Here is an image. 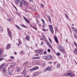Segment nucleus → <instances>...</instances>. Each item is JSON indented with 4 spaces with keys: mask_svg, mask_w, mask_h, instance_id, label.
Wrapping results in <instances>:
<instances>
[{
    "mask_svg": "<svg viewBox=\"0 0 77 77\" xmlns=\"http://www.w3.org/2000/svg\"><path fill=\"white\" fill-rule=\"evenodd\" d=\"M41 21L43 22V24H45V21H44V20L43 19H42Z\"/></svg>",
    "mask_w": 77,
    "mask_h": 77,
    "instance_id": "nucleus-36",
    "label": "nucleus"
},
{
    "mask_svg": "<svg viewBox=\"0 0 77 77\" xmlns=\"http://www.w3.org/2000/svg\"><path fill=\"white\" fill-rule=\"evenodd\" d=\"M69 76L70 77H73L75 76V74L72 73V72L70 70H68L66 74L64 75V76Z\"/></svg>",
    "mask_w": 77,
    "mask_h": 77,
    "instance_id": "nucleus-1",
    "label": "nucleus"
},
{
    "mask_svg": "<svg viewBox=\"0 0 77 77\" xmlns=\"http://www.w3.org/2000/svg\"><path fill=\"white\" fill-rule=\"evenodd\" d=\"M21 27H24V28H27V26H26L23 24H22L21 25Z\"/></svg>",
    "mask_w": 77,
    "mask_h": 77,
    "instance_id": "nucleus-22",
    "label": "nucleus"
},
{
    "mask_svg": "<svg viewBox=\"0 0 77 77\" xmlns=\"http://www.w3.org/2000/svg\"><path fill=\"white\" fill-rule=\"evenodd\" d=\"M58 48L60 50V51H63V50H64V49L63 48V47H61V45H59L58 46Z\"/></svg>",
    "mask_w": 77,
    "mask_h": 77,
    "instance_id": "nucleus-3",
    "label": "nucleus"
},
{
    "mask_svg": "<svg viewBox=\"0 0 77 77\" xmlns=\"http://www.w3.org/2000/svg\"><path fill=\"white\" fill-rule=\"evenodd\" d=\"M54 38L55 39V41H56V43H58L59 42V41H58V40L57 39V38L56 36L55 35L54 36Z\"/></svg>",
    "mask_w": 77,
    "mask_h": 77,
    "instance_id": "nucleus-12",
    "label": "nucleus"
},
{
    "mask_svg": "<svg viewBox=\"0 0 77 77\" xmlns=\"http://www.w3.org/2000/svg\"><path fill=\"white\" fill-rule=\"evenodd\" d=\"M48 19L49 20V21L50 23H51V17L49 16H48Z\"/></svg>",
    "mask_w": 77,
    "mask_h": 77,
    "instance_id": "nucleus-17",
    "label": "nucleus"
},
{
    "mask_svg": "<svg viewBox=\"0 0 77 77\" xmlns=\"http://www.w3.org/2000/svg\"><path fill=\"white\" fill-rule=\"evenodd\" d=\"M49 41L51 43H52V41H51V38H49Z\"/></svg>",
    "mask_w": 77,
    "mask_h": 77,
    "instance_id": "nucleus-40",
    "label": "nucleus"
},
{
    "mask_svg": "<svg viewBox=\"0 0 77 77\" xmlns=\"http://www.w3.org/2000/svg\"><path fill=\"white\" fill-rule=\"evenodd\" d=\"M48 51L49 53H50V52H51V50L50 49H48Z\"/></svg>",
    "mask_w": 77,
    "mask_h": 77,
    "instance_id": "nucleus-46",
    "label": "nucleus"
},
{
    "mask_svg": "<svg viewBox=\"0 0 77 77\" xmlns=\"http://www.w3.org/2000/svg\"><path fill=\"white\" fill-rule=\"evenodd\" d=\"M3 60V58L2 57H0V61H2Z\"/></svg>",
    "mask_w": 77,
    "mask_h": 77,
    "instance_id": "nucleus-51",
    "label": "nucleus"
},
{
    "mask_svg": "<svg viewBox=\"0 0 77 77\" xmlns=\"http://www.w3.org/2000/svg\"><path fill=\"white\" fill-rule=\"evenodd\" d=\"M12 70H9L8 71V75H11L12 74Z\"/></svg>",
    "mask_w": 77,
    "mask_h": 77,
    "instance_id": "nucleus-18",
    "label": "nucleus"
},
{
    "mask_svg": "<svg viewBox=\"0 0 77 77\" xmlns=\"http://www.w3.org/2000/svg\"><path fill=\"white\" fill-rule=\"evenodd\" d=\"M46 57L47 58V60H49V59H51L52 58V56L51 55H48L46 56Z\"/></svg>",
    "mask_w": 77,
    "mask_h": 77,
    "instance_id": "nucleus-9",
    "label": "nucleus"
},
{
    "mask_svg": "<svg viewBox=\"0 0 77 77\" xmlns=\"http://www.w3.org/2000/svg\"><path fill=\"white\" fill-rule=\"evenodd\" d=\"M30 2H32V3H33V0H29Z\"/></svg>",
    "mask_w": 77,
    "mask_h": 77,
    "instance_id": "nucleus-63",
    "label": "nucleus"
},
{
    "mask_svg": "<svg viewBox=\"0 0 77 77\" xmlns=\"http://www.w3.org/2000/svg\"><path fill=\"white\" fill-rule=\"evenodd\" d=\"M50 31H51V32L52 34H53V33H54V31H53V29H51Z\"/></svg>",
    "mask_w": 77,
    "mask_h": 77,
    "instance_id": "nucleus-35",
    "label": "nucleus"
},
{
    "mask_svg": "<svg viewBox=\"0 0 77 77\" xmlns=\"http://www.w3.org/2000/svg\"><path fill=\"white\" fill-rule=\"evenodd\" d=\"M42 37L44 38V39H46V40L47 39V38H46V37H45V35H44V34H42Z\"/></svg>",
    "mask_w": 77,
    "mask_h": 77,
    "instance_id": "nucleus-27",
    "label": "nucleus"
},
{
    "mask_svg": "<svg viewBox=\"0 0 77 77\" xmlns=\"http://www.w3.org/2000/svg\"><path fill=\"white\" fill-rule=\"evenodd\" d=\"M41 5L42 8H44V5H43L42 4H41Z\"/></svg>",
    "mask_w": 77,
    "mask_h": 77,
    "instance_id": "nucleus-52",
    "label": "nucleus"
},
{
    "mask_svg": "<svg viewBox=\"0 0 77 77\" xmlns=\"http://www.w3.org/2000/svg\"><path fill=\"white\" fill-rule=\"evenodd\" d=\"M60 64L58 63L57 65V68H60Z\"/></svg>",
    "mask_w": 77,
    "mask_h": 77,
    "instance_id": "nucleus-29",
    "label": "nucleus"
},
{
    "mask_svg": "<svg viewBox=\"0 0 77 77\" xmlns=\"http://www.w3.org/2000/svg\"><path fill=\"white\" fill-rule=\"evenodd\" d=\"M22 73L23 74L26 75L27 74V72H26V70H23V72H22Z\"/></svg>",
    "mask_w": 77,
    "mask_h": 77,
    "instance_id": "nucleus-19",
    "label": "nucleus"
},
{
    "mask_svg": "<svg viewBox=\"0 0 77 77\" xmlns=\"http://www.w3.org/2000/svg\"><path fill=\"white\" fill-rule=\"evenodd\" d=\"M74 36L75 37V39H77V35H76L75 34H74Z\"/></svg>",
    "mask_w": 77,
    "mask_h": 77,
    "instance_id": "nucleus-44",
    "label": "nucleus"
},
{
    "mask_svg": "<svg viewBox=\"0 0 77 77\" xmlns=\"http://www.w3.org/2000/svg\"><path fill=\"white\" fill-rule=\"evenodd\" d=\"M7 20L9 21H11V19H7Z\"/></svg>",
    "mask_w": 77,
    "mask_h": 77,
    "instance_id": "nucleus-64",
    "label": "nucleus"
},
{
    "mask_svg": "<svg viewBox=\"0 0 77 77\" xmlns=\"http://www.w3.org/2000/svg\"><path fill=\"white\" fill-rule=\"evenodd\" d=\"M3 31V28L1 27H0V32H2Z\"/></svg>",
    "mask_w": 77,
    "mask_h": 77,
    "instance_id": "nucleus-32",
    "label": "nucleus"
},
{
    "mask_svg": "<svg viewBox=\"0 0 77 77\" xmlns=\"http://www.w3.org/2000/svg\"><path fill=\"white\" fill-rule=\"evenodd\" d=\"M35 59H39V57H35Z\"/></svg>",
    "mask_w": 77,
    "mask_h": 77,
    "instance_id": "nucleus-55",
    "label": "nucleus"
},
{
    "mask_svg": "<svg viewBox=\"0 0 77 77\" xmlns=\"http://www.w3.org/2000/svg\"><path fill=\"white\" fill-rule=\"evenodd\" d=\"M28 64V63H27V62H26L25 63H24L23 64V66H26V65H27Z\"/></svg>",
    "mask_w": 77,
    "mask_h": 77,
    "instance_id": "nucleus-26",
    "label": "nucleus"
},
{
    "mask_svg": "<svg viewBox=\"0 0 77 77\" xmlns=\"http://www.w3.org/2000/svg\"><path fill=\"white\" fill-rule=\"evenodd\" d=\"M44 41H45V42L47 44H48V43L49 42H48V41H47V40H44Z\"/></svg>",
    "mask_w": 77,
    "mask_h": 77,
    "instance_id": "nucleus-41",
    "label": "nucleus"
},
{
    "mask_svg": "<svg viewBox=\"0 0 77 77\" xmlns=\"http://www.w3.org/2000/svg\"><path fill=\"white\" fill-rule=\"evenodd\" d=\"M51 69V67L48 66L45 69V71H50Z\"/></svg>",
    "mask_w": 77,
    "mask_h": 77,
    "instance_id": "nucleus-10",
    "label": "nucleus"
},
{
    "mask_svg": "<svg viewBox=\"0 0 77 77\" xmlns=\"http://www.w3.org/2000/svg\"><path fill=\"white\" fill-rule=\"evenodd\" d=\"M20 2V0H16L15 2L16 4H18Z\"/></svg>",
    "mask_w": 77,
    "mask_h": 77,
    "instance_id": "nucleus-21",
    "label": "nucleus"
},
{
    "mask_svg": "<svg viewBox=\"0 0 77 77\" xmlns=\"http://www.w3.org/2000/svg\"><path fill=\"white\" fill-rule=\"evenodd\" d=\"M8 33L9 37L11 38V39H12V32H11V31L8 32Z\"/></svg>",
    "mask_w": 77,
    "mask_h": 77,
    "instance_id": "nucleus-7",
    "label": "nucleus"
},
{
    "mask_svg": "<svg viewBox=\"0 0 77 77\" xmlns=\"http://www.w3.org/2000/svg\"><path fill=\"white\" fill-rule=\"evenodd\" d=\"M69 32H70L71 34V33L72 32L71 31V28H69Z\"/></svg>",
    "mask_w": 77,
    "mask_h": 77,
    "instance_id": "nucleus-54",
    "label": "nucleus"
},
{
    "mask_svg": "<svg viewBox=\"0 0 77 77\" xmlns=\"http://www.w3.org/2000/svg\"><path fill=\"white\" fill-rule=\"evenodd\" d=\"M10 48H11V45H10L9 43H8L6 48L7 50H8V49H9Z\"/></svg>",
    "mask_w": 77,
    "mask_h": 77,
    "instance_id": "nucleus-13",
    "label": "nucleus"
},
{
    "mask_svg": "<svg viewBox=\"0 0 77 77\" xmlns=\"http://www.w3.org/2000/svg\"><path fill=\"white\" fill-rule=\"evenodd\" d=\"M43 59H45V60H47V56H44L43 57Z\"/></svg>",
    "mask_w": 77,
    "mask_h": 77,
    "instance_id": "nucleus-31",
    "label": "nucleus"
},
{
    "mask_svg": "<svg viewBox=\"0 0 77 77\" xmlns=\"http://www.w3.org/2000/svg\"><path fill=\"white\" fill-rule=\"evenodd\" d=\"M42 29L43 31H45V32H46V29Z\"/></svg>",
    "mask_w": 77,
    "mask_h": 77,
    "instance_id": "nucleus-60",
    "label": "nucleus"
},
{
    "mask_svg": "<svg viewBox=\"0 0 77 77\" xmlns=\"http://www.w3.org/2000/svg\"><path fill=\"white\" fill-rule=\"evenodd\" d=\"M65 15L66 17V18H67L68 19V15L65 14Z\"/></svg>",
    "mask_w": 77,
    "mask_h": 77,
    "instance_id": "nucleus-58",
    "label": "nucleus"
},
{
    "mask_svg": "<svg viewBox=\"0 0 77 77\" xmlns=\"http://www.w3.org/2000/svg\"><path fill=\"white\" fill-rule=\"evenodd\" d=\"M38 53L40 54H42V53H43V51L41 49L39 50L38 51Z\"/></svg>",
    "mask_w": 77,
    "mask_h": 77,
    "instance_id": "nucleus-11",
    "label": "nucleus"
},
{
    "mask_svg": "<svg viewBox=\"0 0 77 77\" xmlns=\"http://www.w3.org/2000/svg\"><path fill=\"white\" fill-rule=\"evenodd\" d=\"M50 48H51L52 50H53V47L51 46H50Z\"/></svg>",
    "mask_w": 77,
    "mask_h": 77,
    "instance_id": "nucleus-57",
    "label": "nucleus"
},
{
    "mask_svg": "<svg viewBox=\"0 0 77 77\" xmlns=\"http://www.w3.org/2000/svg\"><path fill=\"white\" fill-rule=\"evenodd\" d=\"M7 32H11V31H10V29H9V28H7Z\"/></svg>",
    "mask_w": 77,
    "mask_h": 77,
    "instance_id": "nucleus-43",
    "label": "nucleus"
},
{
    "mask_svg": "<svg viewBox=\"0 0 77 77\" xmlns=\"http://www.w3.org/2000/svg\"><path fill=\"white\" fill-rule=\"evenodd\" d=\"M74 53H77V48H75V51H74Z\"/></svg>",
    "mask_w": 77,
    "mask_h": 77,
    "instance_id": "nucleus-42",
    "label": "nucleus"
},
{
    "mask_svg": "<svg viewBox=\"0 0 77 77\" xmlns=\"http://www.w3.org/2000/svg\"><path fill=\"white\" fill-rule=\"evenodd\" d=\"M56 30H57V31H58V29H57V28H55V31H56Z\"/></svg>",
    "mask_w": 77,
    "mask_h": 77,
    "instance_id": "nucleus-62",
    "label": "nucleus"
},
{
    "mask_svg": "<svg viewBox=\"0 0 77 77\" xmlns=\"http://www.w3.org/2000/svg\"><path fill=\"white\" fill-rule=\"evenodd\" d=\"M36 21H37V24H38L39 23V20H38L37 19L36 20Z\"/></svg>",
    "mask_w": 77,
    "mask_h": 77,
    "instance_id": "nucleus-49",
    "label": "nucleus"
},
{
    "mask_svg": "<svg viewBox=\"0 0 77 77\" xmlns=\"http://www.w3.org/2000/svg\"><path fill=\"white\" fill-rule=\"evenodd\" d=\"M11 64L10 67L12 68H14V67L16 65V64L15 63H11Z\"/></svg>",
    "mask_w": 77,
    "mask_h": 77,
    "instance_id": "nucleus-6",
    "label": "nucleus"
},
{
    "mask_svg": "<svg viewBox=\"0 0 77 77\" xmlns=\"http://www.w3.org/2000/svg\"><path fill=\"white\" fill-rule=\"evenodd\" d=\"M43 44H44V42H42L41 43V45H43Z\"/></svg>",
    "mask_w": 77,
    "mask_h": 77,
    "instance_id": "nucleus-61",
    "label": "nucleus"
},
{
    "mask_svg": "<svg viewBox=\"0 0 77 77\" xmlns=\"http://www.w3.org/2000/svg\"><path fill=\"white\" fill-rule=\"evenodd\" d=\"M16 72H20V71H21V67L18 66L16 67Z\"/></svg>",
    "mask_w": 77,
    "mask_h": 77,
    "instance_id": "nucleus-5",
    "label": "nucleus"
},
{
    "mask_svg": "<svg viewBox=\"0 0 77 77\" xmlns=\"http://www.w3.org/2000/svg\"><path fill=\"white\" fill-rule=\"evenodd\" d=\"M23 2H21L20 4V6L21 7V8H22L23 7Z\"/></svg>",
    "mask_w": 77,
    "mask_h": 77,
    "instance_id": "nucleus-28",
    "label": "nucleus"
},
{
    "mask_svg": "<svg viewBox=\"0 0 77 77\" xmlns=\"http://www.w3.org/2000/svg\"><path fill=\"white\" fill-rule=\"evenodd\" d=\"M47 45H48V47H49L51 46V44H50V43L49 42L48 44H47Z\"/></svg>",
    "mask_w": 77,
    "mask_h": 77,
    "instance_id": "nucleus-34",
    "label": "nucleus"
},
{
    "mask_svg": "<svg viewBox=\"0 0 77 77\" xmlns=\"http://www.w3.org/2000/svg\"><path fill=\"white\" fill-rule=\"evenodd\" d=\"M45 23H43V25H42L43 26H42V27H45Z\"/></svg>",
    "mask_w": 77,
    "mask_h": 77,
    "instance_id": "nucleus-50",
    "label": "nucleus"
},
{
    "mask_svg": "<svg viewBox=\"0 0 77 77\" xmlns=\"http://www.w3.org/2000/svg\"><path fill=\"white\" fill-rule=\"evenodd\" d=\"M56 54L57 56H60V53H57Z\"/></svg>",
    "mask_w": 77,
    "mask_h": 77,
    "instance_id": "nucleus-45",
    "label": "nucleus"
},
{
    "mask_svg": "<svg viewBox=\"0 0 77 77\" xmlns=\"http://www.w3.org/2000/svg\"><path fill=\"white\" fill-rule=\"evenodd\" d=\"M61 52H62V53H63V54H66V51H65L64 50H63V51H61Z\"/></svg>",
    "mask_w": 77,
    "mask_h": 77,
    "instance_id": "nucleus-37",
    "label": "nucleus"
},
{
    "mask_svg": "<svg viewBox=\"0 0 77 77\" xmlns=\"http://www.w3.org/2000/svg\"><path fill=\"white\" fill-rule=\"evenodd\" d=\"M2 71L4 73H6V68L3 67L2 69Z\"/></svg>",
    "mask_w": 77,
    "mask_h": 77,
    "instance_id": "nucleus-14",
    "label": "nucleus"
},
{
    "mask_svg": "<svg viewBox=\"0 0 77 77\" xmlns=\"http://www.w3.org/2000/svg\"><path fill=\"white\" fill-rule=\"evenodd\" d=\"M75 33L77 35V30H76V31H75Z\"/></svg>",
    "mask_w": 77,
    "mask_h": 77,
    "instance_id": "nucleus-59",
    "label": "nucleus"
},
{
    "mask_svg": "<svg viewBox=\"0 0 77 77\" xmlns=\"http://www.w3.org/2000/svg\"><path fill=\"white\" fill-rule=\"evenodd\" d=\"M10 58H11V59H15L14 58V57H12V56H11L10 57Z\"/></svg>",
    "mask_w": 77,
    "mask_h": 77,
    "instance_id": "nucleus-48",
    "label": "nucleus"
},
{
    "mask_svg": "<svg viewBox=\"0 0 77 77\" xmlns=\"http://www.w3.org/2000/svg\"><path fill=\"white\" fill-rule=\"evenodd\" d=\"M39 73L38 72H36L34 73V76H35V77L36 76H38V75H39Z\"/></svg>",
    "mask_w": 77,
    "mask_h": 77,
    "instance_id": "nucleus-15",
    "label": "nucleus"
},
{
    "mask_svg": "<svg viewBox=\"0 0 77 77\" xmlns=\"http://www.w3.org/2000/svg\"><path fill=\"white\" fill-rule=\"evenodd\" d=\"M49 27L50 30H52L53 29V26H51V25H49Z\"/></svg>",
    "mask_w": 77,
    "mask_h": 77,
    "instance_id": "nucleus-30",
    "label": "nucleus"
},
{
    "mask_svg": "<svg viewBox=\"0 0 77 77\" xmlns=\"http://www.w3.org/2000/svg\"><path fill=\"white\" fill-rule=\"evenodd\" d=\"M72 30H73V31H74L75 32V31H76L77 30V29H76L75 28H74V27H72Z\"/></svg>",
    "mask_w": 77,
    "mask_h": 77,
    "instance_id": "nucleus-25",
    "label": "nucleus"
},
{
    "mask_svg": "<svg viewBox=\"0 0 77 77\" xmlns=\"http://www.w3.org/2000/svg\"><path fill=\"white\" fill-rule=\"evenodd\" d=\"M5 64H3L2 65H1L0 66V69H2L5 66Z\"/></svg>",
    "mask_w": 77,
    "mask_h": 77,
    "instance_id": "nucleus-23",
    "label": "nucleus"
},
{
    "mask_svg": "<svg viewBox=\"0 0 77 77\" xmlns=\"http://www.w3.org/2000/svg\"><path fill=\"white\" fill-rule=\"evenodd\" d=\"M44 66H45V64L43 63L42 64V67H44Z\"/></svg>",
    "mask_w": 77,
    "mask_h": 77,
    "instance_id": "nucleus-53",
    "label": "nucleus"
},
{
    "mask_svg": "<svg viewBox=\"0 0 77 77\" xmlns=\"http://www.w3.org/2000/svg\"><path fill=\"white\" fill-rule=\"evenodd\" d=\"M23 18H24L25 20H26V21L27 23H30V21H29V20H28L27 19H26V17H24V16H23Z\"/></svg>",
    "mask_w": 77,
    "mask_h": 77,
    "instance_id": "nucleus-16",
    "label": "nucleus"
},
{
    "mask_svg": "<svg viewBox=\"0 0 77 77\" xmlns=\"http://www.w3.org/2000/svg\"><path fill=\"white\" fill-rule=\"evenodd\" d=\"M21 1L23 3L24 5H25V6H29V4L28 2H27L25 0H22Z\"/></svg>",
    "mask_w": 77,
    "mask_h": 77,
    "instance_id": "nucleus-4",
    "label": "nucleus"
},
{
    "mask_svg": "<svg viewBox=\"0 0 77 77\" xmlns=\"http://www.w3.org/2000/svg\"><path fill=\"white\" fill-rule=\"evenodd\" d=\"M47 53V51H45L44 52V54H46Z\"/></svg>",
    "mask_w": 77,
    "mask_h": 77,
    "instance_id": "nucleus-47",
    "label": "nucleus"
},
{
    "mask_svg": "<svg viewBox=\"0 0 77 77\" xmlns=\"http://www.w3.org/2000/svg\"><path fill=\"white\" fill-rule=\"evenodd\" d=\"M30 26L31 27H32V28H33V29H34L36 30H37V28L36 27V26L35 27H34L32 26V25H30Z\"/></svg>",
    "mask_w": 77,
    "mask_h": 77,
    "instance_id": "nucleus-20",
    "label": "nucleus"
},
{
    "mask_svg": "<svg viewBox=\"0 0 77 77\" xmlns=\"http://www.w3.org/2000/svg\"><path fill=\"white\" fill-rule=\"evenodd\" d=\"M15 26L16 28H17V29H18L19 30H21V29H20V26H18L17 25H16Z\"/></svg>",
    "mask_w": 77,
    "mask_h": 77,
    "instance_id": "nucleus-24",
    "label": "nucleus"
},
{
    "mask_svg": "<svg viewBox=\"0 0 77 77\" xmlns=\"http://www.w3.org/2000/svg\"><path fill=\"white\" fill-rule=\"evenodd\" d=\"M12 5H13V6H14V8H15V9L16 10V11H18V10H17V8H16V7H15V6L14 4H12Z\"/></svg>",
    "mask_w": 77,
    "mask_h": 77,
    "instance_id": "nucleus-39",
    "label": "nucleus"
},
{
    "mask_svg": "<svg viewBox=\"0 0 77 77\" xmlns=\"http://www.w3.org/2000/svg\"><path fill=\"white\" fill-rule=\"evenodd\" d=\"M18 42L19 44H17V43H16V44H17L18 47H19V46H20V45H21V44H22V42H21V40H20V39H19L18 40Z\"/></svg>",
    "mask_w": 77,
    "mask_h": 77,
    "instance_id": "nucleus-8",
    "label": "nucleus"
},
{
    "mask_svg": "<svg viewBox=\"0 0 77 77\" xmlns=\"http://www.w3.org/2000/svg\"><path fill=\"white\" fill-rule=\"evenodd\" d=\"M39 69V67L38 66H35L33 68L30 69V71H35V70H37Z\"/></svg>",
    "mask_w": 77,
    "mask_h": 77,
    "instance_id": "nucleus-2",
    "label": "nucleus"
},
{
    "mask_svg": "<svg viewBox=\"0 0 77 77\" xmlns=\"http://www.w3.org/2000/svg\"><path fill=\"white\" fill-rule=\"evenodd\" d=\"M25 38L26 39H27L26 40H27V41H30V40H29V38H27L26 37Z\"/></svg>",
    "mask_w": 77,
    "mask_h": 77,
    "instance_id": "nucleus-56",
    "label": "nucleus"
},
{
    "mask_svg": "<svg viewBox=\"0 0 77 77\" xmlns=\"http://www.w3.org/2000/svg\"><path fill=\"white\" fill-rule=\"evenodd\" d=\"M74 45L76 46V48H77V43H76V42H74Z\"/></svg>",
    "mask_w": 77,
    "mask_h": 77,
    "instance_id": "nucleus-33",
    "label": "nucleus"
},
{
    "mask_svg": "<svg viewBox=\"0 0 77 77\" xmlns=\"http://www.w3.org/2000/svg\"><path fill=\"white\" fill-rule=\"evenodd\" d=\"M36 17L37 18H40V16L39 15H38L36 16Z\"/></svg>",
    "mask_w": 77,
    "mask_h": 77,
    "instance_id": "nucleus-38",
    "label": "nucleus"
}]
</instances>
